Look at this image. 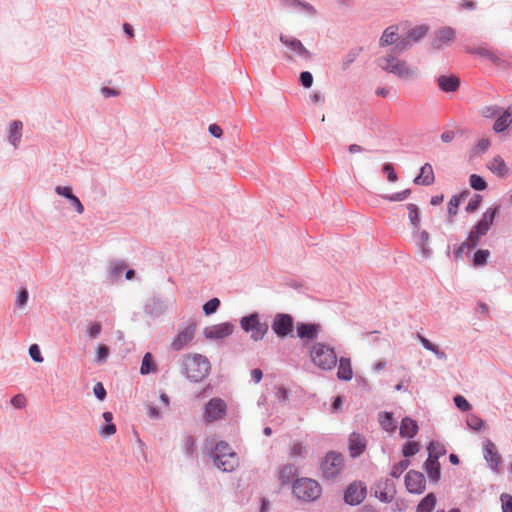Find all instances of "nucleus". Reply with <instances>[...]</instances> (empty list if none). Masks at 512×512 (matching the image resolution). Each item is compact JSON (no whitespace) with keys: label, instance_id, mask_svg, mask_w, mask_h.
<instances>
[{"label":"nucleus","instance_id":"1","mask_svg":"<svg viewBox=\"0 0 512 512\" xmlns=\"http://www.w3.org/2000/svg\"><path fill=\"white\" fill-rule=\"evenodd\" d=\"M214 465L223 472H232L239 465V458L225 441L215 444L213 453Z\"/></svg>","mask_w":512,"mask_h":512},{"label":"nucleus","instance_id":"2","mask_svg":"<svg viewBox=\"0 0 512 512\" xmlns=\"http://www.w3.org/2000/svg\"><path fill=\"white\" fill-rule=\"evenodd\" d=\"M311 361L321 370H331L337 364L334 348L324 343H315L310 348Z\"/></svg>","mask_w":512,"mask_h":512},{"label":"nucleus","instance_id":"3","mask_svg":"<svg viewBox=\"0 0 512 512\" xmlns=\"http://www.w3.org/2000/svg\"><path fill=\"white\" fill-rule=\"evenodd\" d=\"M186 376L193 382H200L210 372L209 360L200 354L188 355L184 361Z\"/></svg>","mask_w":512,"mask_h":512},{"label":"nucleus","instance_id":"4","mask_svg":"<svg viewBox=\"0 0 512 512\" xmlns=\"http://www.w3.org/2000/svg\"><path fill=\"white\" fill-rule=\"evenodd\" d=\"M498 210V207L488 208L482 215V218L472 228L467 237V240L465 241L469 245V249L475 248L479 243L480 237L484 236L488 232L491 225L493 224Z\"/></svg>","mask_w":512,"mask_h":512},{"label":"nucleus","instance_id":"5","mask_svg":"<svg viewBox=\"0 0 512 512\" xmlns=\"http://www.w3.org/2000/svg\"><path fill=\"white\" fill-rule=\"evenodd\" d=\"M280 41L283 45V53L290 60H308L311 54L294 34H281Z\"/></svg>","mask_w":512,"mask_h":512},{"label":"nucleus","instance_id":"6","mask_svg":"<svg viewBox=\"0 0 512 512\" xmlns=\"http://www.w3.org/2000/svg\"><path fill=\"white\" fill-rule=\"evenodd\" d=\"M321 486L310 478L297 479L293 484L294 495L304 501H314L321 495Z\"/></svg>","mask_w":512,"mask_h":512},{"label":"nucleus","instance_id":"7","mask_svg":"<svg viewBox=\"0 0 512 512\" xmlns=\"http://www.w3.org/2000/svg\"><path fill=\"white\" fill-rule=\"evenodd\" d=\"M463 49L466 53L486 58L497 66H503L505 63V61L502 59V53H500L498 50L490 48L486 43L465 44L463 45Z\"/></svg>","mask_w":512,"mask_h":512},{"label":"nucleus","instance_id":"8","mask_svg":"<svg viewBox=\"0 0 512 512\" xmlns=\"http://www.w3.org/2000/svg\"><path fill=\"white\" fill-rule=\"evenodd\" d=\"M343 467V456L340 453L329 452L321 465L323 477L327 480H333L340 474Z\"/></svg>","mask_w":512,"mask_h":512},{"label":"nucleus","instance_id":"9","mask_svg":"<svg viewBox=\"0 0 512 512\" xmlns=\"http://www.w3.org/2000/svg\"><path fill=\"white\" fill-rule=\"evenodd\" d=\"M226 413V402L221 398L214 397L210 399L204 407L203 421L206 424H210L217 420L223 419L226 416Z\"/></svg>","mask_w":512,"mask_h":512},{"label":"nucleus","instance_id":"10","mask_svg":"<svg viewBox=\"0 0 512 512\" xmlns=\"http://www.w3.org/2000/svg\"><path fill=\"white\" fill-rule=\"evenodd\" d=\"M241 327L253 340L258 341L264 337L268 331V324L261 322L258 314H251L241 319Z\"/></svg>","mask_w":512,"mask_h":512},{"label":"nucleus","instance_id":"11","mask_svg":"<svg viewBox=\"0 0 512 512\" xmlns=\"http://www.w3.org/2000/svg\"><path fill=\"white\" fill-rule=\"evenodd\" d=\"M482 452L483 458L487 462V465L491 469V471L499 473L501 456L498 453L495 443L489 438L484 439L482 442Z\"/></svg>","mask_w":512,"mask_h":512},{"label":"nucleus","instance_id":"12","mask_svg":"<svg viewBox=\"0 0 512 512\" xmlns=\"http://www.w3.org/2000/svg\"><path fill=\"white\" fill-rule=\"evenodd\" d=\"M379 65L382 69L394 73L399 77H408L412 75V70L404 62L392 56L380 59Z\"/></svg>","mask_w":512,"mask_h":512},{"label":"nucleus","instance_id":"13","mask_svg":"<svg viewBox=\"0 0 512 512\" xmlns=\"http://www.w3.org/2000/svg\"><path fill=\"white\" fill-rule=\"evenodd\" d=\"M271 327L277 336L286 337L292 332L293 318L289 314H277Z\"/></svg>","mask_w":512,"mask_h":512},{"label":"nucleus","instance_id":"14","mask_svg":"<svg viewBox=\"0 0 512 512\" xmlns=\"http://www.w3.org/2000/svg\"><path fill=\"white\" fill-rule=\"evenodd\" d=\"M234 331V326L230 323H219L208 326L204 329V335L207 339L219 340L231 335Z\"/></svg>","mask_w":512,"mask_h":512},{"label":"nucleus","instance_id":"15","mask_svg":"<svg viewBox=\"0 0 512 512\" xmlns=\"http://www.w3.org/2000/svg\"><path fill=\"white\" fill-rule=\"evenodd\" d=\"M366 496V487L362 483L354 482L345 491V502L350 505L360 504Z\"/></svg>","mask_w":512,"mask_h":512},{"label":"nucleus","instance_id":"16","mask_svg":"<svg viewBox=\"0 0 512 512\" xmlns=\"http://www.w3.org/2000/svg\"><path fill=\"white\" fill-rule=\"evenodd\" d=\"M195 334V326L194 325H188L181 329L176 337L171 342V348L175 351H179L183 349L185 346H187L192 339L194 338Z\"/></svg>","mask_w":512,"mask_h":512},{"label":"nucleus","instance_id":"17","mask_svg":"<svg viewBox=\"0 0 512 512\" xmlns=\"http://www.w3.org/2000/svg\"><path fill=\"white\" fill-rule=\"evenodd\" d=\"M423 471L426 474L427 480L431 484H437L441 479V466L439 461H432L426 459L422 466Z\"/></svg>","mask_w":512,"mask_h":512},{"label":"nucleus","instance_id":"18","mask_svg":"<svg viewBox=\"0 0 512 512\" xmlns=\"http://www.w3.org/2000/svg\"><path fill=\"white\" fill-rule=\"evenodd\" d=\"M512 123V105L508 106L503 112L497 116L493 125V130L496 133L504 132Z\"/></svg>","mask_w":512,"mask_h":512},{"label":"nucleus","instance_id":"19","mask_svg":"<svg viewBox=\"0 0 512 512\" xmlns=\"http://www.w3.org/2000/svg\"><path fill=\"white\" fill-rule=\"evenodd\" d=\"M437 83L443 92H455L460 86V79L455 75H440L437 78Z\"/></svg>","mask_w":512,"mask_h":512},{"label":"nucleus","instance_id":"20","mask_svg":"<svg viewBox=\"0 0 512 512\" xmlns=\"http://www.w3.org/2000/svg\"><path fill=\"white\" fill-rule=\"evenodd\" d=\"M366 449L365 438L358 434L352 433L349 437V453L352 457H358Z\"/></svg>","mask_w":512,"mask_h":512},{"label":"nucleus","instance_id":"21","mask_svg":"<svg viewBox=\"0 0 512 512\" xmlns=\"http://www.w3.org/2000/svg\"><path fill=\"white\" fill-rule=\"evenodd\" d=\"M455 39V34H436L430 42V50H443L451 46Z\"/></svg>","mask_w":512,"mask_h":512},{"label":"nucleus","instance_id":"22","mask_svg":"<svg viewBox=\"0 0 512 512\" xmlns=\"http://www.w3.org/2000/svg\"><path fill=\"white\" fill-rule=\"evenodd\" d=\"M487 168L496 176L505 178L509 174V169L501 156H495L487 163Z\"/></svg>","mask_w":512,"mask_h":512},{"label":"nucleus","instance_id":"23","mask_svg":"<svg viewBox=\"0 0 512 512\" xmlns=\"http://www.w3.org/2000/svg\"><path fill=\"white\" fill-rule=\"evenodd\" d=\"M418 341L421 343L423 348L426 349L427 351H430L437 360L442 362L447 360L446 353L437 344L421 336L420 334H418Z\"/></svg>","mask_w":512,"mask_h":512},{"label":"nucleus","instance_id":"24","mask_svg":"<svg viewBox=\"0 0 512 512\" xmlns=\"http://www.w3.org/2000/svg\"><path fill=\"white\" fill-rule=\"evenodd\" d=\"M428 460L439 461V458L447 453L446 447L443 443L437 440H432L427 446Z\"/></svg>","mask_w":512,"mask_h":512},{"label":"nucleus","instance_id":"25","mask_svg":"<svg viewBox=\"0 0 512 512\" xmlns=\"http://www.w3.org/2000/svg\"><path fill=\"white\" fill-rule=\"evenodd\" d=\"M435 181L434 170L431 164L426 163L418 172V185L430 186Z\"/></svg>","mask_w":512,"mask_h":512},{"label":"nucleus","instance_id":"26","mask_svg":"<svg viewBox=\"0 0 512 512\" xmlns=\"http://www.w3.org/2000/svg\"><path fill=\"white\" fill-rule=\"evenodd\" d=\"M337 377L339 380L349 381L353 377V370L349 358L341 357L339 359Z\"/></svg>","mask_w":512,"mask_h":512},{"label":"nucleus","instance_id":"27","mask_svg":"<svg viewBox=\"0 0 512 512\" xmlns=\"http://www.w3.org/2000/svg\"><path fill=\"white\" fill-rule=\"evenodd\" d=\"M378 421L383 430L393 433L397 429V421L394 419L393 414L390 412H381L378 416Z\"/></svg>","mask_w":512,"mask_h":512},{"label":"nucleus","instance_id":"28","mask_svg":"<svg viewBox=\"0 0 512 512\" xmlns=\"http://www.w3.org/2000/svg\"><path fill=\"white\" fill-rule=\"evenodd\" d=\"M297 474V468L293 464H286L278 471V480L281 486L290 483L292 478Z\"/></svg>","mask_w":512,"mask_h":512},{"label":"nucleus","instance_id":"29","mask_svg":"<svg viewBox=\"0 0 512 512\" xmlns=\"http://www.w3.org/2000/svg\"><path fill=\"white\" fill-rule=\"evenodd\" d=\"M319 332V326L316 324L301 323L297 326L298 336L302 339H315Z\"/></svg>","mask_w":512,"mask_h":512},{"label":"nucleus","instance_id":"30","mask_svg":"<svg viewBox=\"0 0 512 512\" xmlns=\"http://www.w3.org/2000/svg\"><path fill=\"white\" fill-rule=\"evenodd\" d=\"M399 433L403 438H412L416 434V422L409 417L403 418Z\"/></svg>","mask_w":512,"mask_h":512},{"label":"nucleus","instance_id":"31","mask_svg":"<svg viewBox=\"0 0 512 512\" xmlns=\"http://www.w3.org/2000/svg\"><path fill=\"white\" fill-rule=\"evenodd\" d=\"M437 499L434 493L427 494L418 502V512H432L435 508Z\"/></svg>","mask_w":512,"mask_h":512},{"label":"nucleus","instance_id":"32","mask_svg":"<svg viewBox=\"0 0 512 512\" xmlns=\"http://www.w3.org/2000/svg\"><path fill=\"white\" fill-rule=\"evenodd\" d=\"M156 371H157V365L155 364V362L153 360L152 354L148 352L143 357L141 368H140V373L142 375H147L151 372H156Z\"/></svg>","mask_w":512,"mask_h":512},{"label":"nucleus","instance_id":"33","mask_svg":"<svg viewBox=\"0 0 512 512\" xmlns=\"http://www.w3.org/2000/svg\"><path fill=\"white\" fill-rule=\"evenodd\" d=\"M469 195V191H464L459 195H454L450 199L447 207L448 214L454 216L457 214V209L460 205L461 200Z\"/></svg>","mask_w":512,"mask_h":512},{"label":"nucleus","instance_id":"34","mask_svg":"<svg viewBox=\"0 0 512 512\" xmlns=\"http://www.w3.org/2000/svg\"><path fill=\"white\" fill-rule=\"evenodd\" d=\"M22 126L23 125L21 121H14L10 126L9 140L14 146H17L21 139Z\"/></svg>","mask_w":512,"mask_h":512},{"label":"nucleus","instance_id":"35","mask_svg":"<svg viewBox=\"0 0 512 512\" xmlns=\"http://www.w3.org/2000/svg\"><path fill=\"white\" fill-rule=\"evenodd\" d=\"M469 183L470 186L476 191H483L487 188L485 179L477 174L470 175Z\"/></svg>","mask_w":512,"mask_h":512},{"label":"nucleus","instance_id":"36","mask_svg":"<svg viewBox=\"0 0 512 512\" xmlns=\"http://www.w3.org/2000/svg\"><path fill=\"white\" fill-rule=\"evenodd\" d=\"M466 424L470 429L474 431H479L482 428H484V421L474 414H470L467 416Z\"/></svg>","mask_w":512,"mask_h":512},{"label":"nucleus","instance_id":"37","mask_svg":"<svg viewBox=\"0 0 512 512\" xmlns=\"http://www.w3.org/2000/svg\"><path fill=\"white\" fill-rule=\"evenodd\" d=\"M489 255H490V253L486 249L477 250L474 253L473 264L475 266H484V265H486L487 259H488Z\"/></svg>","mask_w":512,"mask_h":512},{"label":"nucleus","instance_id":"38","mask_svg":"<svg viewBox=\"0 0 512 512\" xmlns=\"http://www.w3.org/2000/svg\"><path fill=\"white\" fill-rule=\"evenodd\" d=\"M411 193H412L411 189H405L398 193L385 195V196H383V198L390 202H400V201L406 200L411 195Z\"/></svg>","mask_w":512,"mask_h":512},{"label":"nucleus","instance_id":"39","mask_svg":"<svg viewBox=\"0 0 512 512\" xmlns=\"http://www.w3.org/2000/svg\"><path fill=\"white\" fill-rule=\"evenodd\" d=\"M405 486L410 493H416V471L410 470L406 474Z\"/></svg>","mask_w":512,"mask_h":512},{"label":"nucleus","instance_id":"40","mask_svg":"<svg viewBox=\"0 0 512 512\" xmlns=\"http://www.w3.org/2000/svg\"><path fill=\"white\" fill-rule=\"evenodd\" d=\"M501 112V108L497 105H489L485 106L481 109V115L484 118H495L497 117Z\"/></svg>","mask_w":512,"mask_h":512},{"label":"nucleus","instance_id":"41","mask_svg":"<svg viewBox=\"0 0 512 512\" xmlns=\"http://www.w3.org/2000/svg\"><path fill=\"white\" fill-rule=\"evenodd\" d=\"M453 401L456 407L463 412H467L471 409V404L461 395H456Z\"/></svg>","mask_w":512,"mask_h":512},{"label":"nucleus","instance_id":"42","mask_svg":"<svg viewBox=\"0 0 512 512\" xmlns=\"http://www.w3.org/2000/svg\"><path fill=\"white\" fill-rule=\"evenodd\" d=\"M409 466L408 460H402L393 466L391 476L398 478Z\"/></svg>","mask_w":512,"mask_h":512},{"label":"nucleus","instance_id":"43","mask_svg":"<svg viewBox=\"0 0 512 512\" xmlns=\"http://www.w3.org/2000/svg\"><path fill=\"white\" fill-rule=\"evenodd\" d=\"M220 305V301L218 298L210 299L208 302H206L203 306V310L205 314L209 315L214 313Z\"/></svg>","mask_w":512,"mask_h":512},{"label":"nucleus","instance_id":"44","mask_svg":"<svg viewBox=\"0 0 512 512\" xmlns=\"http://www.w3.org/2000/svg\"><path fill=\"white\" fill-rule=\"evenodd\" d=\"M502 511L512 512V496L507 493H502L500 496Z\"/></svg>","mask_w":512,"mask_h":512},{"label":"nucleus","instance_id":"45","mask_svg":"<svg viewBox=\"0 0 512 512\" xmlns=\"http://www.w3.org/2000/svg\"><path fill=\"white\" fill-rule=\"evenodd\" d=\"M95 354H96V360L98 362H103L109 356V348L106 345L101 344L96 349Z\"/></svg>","mask_w":512,"mask_h":512},{"label":"nucleus","instance_id":"46","mask_svg":"<svg viewBox=\"0 0 512 512\" xmlns=\"http://www.w3.org/2000/svg\"><path fill=\"white\" fill-rule=\"evenodd\" d=\"M29 355L35 362H43V357L37 344H33L30 346Z\"/></svg>","mask_w":512,"mask_h":512},{"label":"nucleus","instance_id":"47","mask_svg":"<svg viewBox=\"0 0 512 512\" xmlns=\"http://www.w3.org/2000/svg\"><path fill=\"white\" fill-rule=\"evenodd\" d=\"M300 83L305 88H310L313 83V76L310 72L304 71L300 74Z\"/></svg>","mask_w":512,"mask_h":512},{"label":"nucleus","instance_id":"48","mask_svg":"<svg viewBox=\"0 0 512 512\" xmlns=\"http://www.w3.org/2000/svg\"><path fill=\"white\" fill-rule=\"evenodd\" d=\"M480 202H481V196L478 195V194H475L468 202L467 206H466V211L467 212H473L475 211L479 205H480Z\"/></svg>","mask_w":512,"mask_h":512},{"label":"nucleus","instance_id":"49","mask_svg":"<svg viewBox=\"0 0 512 512\" xmlns=\"http://www.w3.org/2000/svg\"><path fill=\"white\" fill-rule=\"evenodd\" d=\"M116 433V426L113 423H107L104 427H100L99 434L102 437H109Z\"/></svg>","mask_w":512,"mask_h":512},{"label":"nucleus","instance_id":"50","mask_svg":"<svg viewBox=\"0 0 512 512\" xmlns=\"http://www.w3.org/2000/svg\"><path fill=\"white\" fill-rule=\"evenodd\" d=\"M383 173L387 175V178L390 182H395L397 180V174L394 170L392 164L387 163L383 166Z\"/></svg>","mask_w":512,"mask_h":512},{"label":"nucleus","instance_id":"51","mask_svg":"<svg viewBox=\"0 0 512 512\" xmlns=\"http://www.w3.org/2000/svg\"><path fill=\"white\" fill-rule=\"evenodd\" d=\"M415 452H416V442L415 441H408L403 446V455L405 457L412 456L415 454Z\"/></svg>","mask_w":512,"mask_h":512},{"label":"nucleus","instance_id":"52","mask_svg":"<svg viewBox=\"0 0 512 512\" xmlns=\"http://www.w3.org/2000/svg\"><path fill=\"white\" fill-rule=\"evenodd\" d=\"M101 329H102V327H101L100 323H97V322L92 323L87 330L88 336L90 338H96L100 334Z\"/></svg>","mask_w":512,"mask_h":512},{"label":"nucleus","instance_id":"53","mask_svg":"<svg viewBox=\"0 0 512 512\" xmlns=\"http://www.w3.org/2000/svg\"><path fill=\"white\" fill-rule=\"evenodd\" d=\"M490 145H491L490 140L486 139V138H483V139L478 141V143L476 144L475 149L479 153H484V152H486L489 149Z\"/></svg>","mask_w":512,"mask_h":512},{"label":"nucleus","instance_id":"54","mask_svg":"<svg viewBox=\"0 0 512 512\" xmlns=\"http://www.w3.org/2000/svg\"><path fill=\"white\" fill-rule=\"evenodd\" d=\"M93 392L99 400H104L106 397V390L100 382L94 385Z\"/></svg>","mask_w":512,"mask_h":512},{"label":"nucleus","instance_id":"55","mask_svg":"<svg viewBox=\"0 0 512 512\" xmlns=\"http://www.w3.org/2000/svg\"><path fill=\"white\" fill-rule=\"evenodd\" d=\"M11 404L16 408H22L26 404V398L22 394H18L11 399Z\"/></svg>","mask_w":512,"mask_h":512},{"label":"nucleus","instance_id":"56","mask_svg":"<svg viewBox=\"0 0 512 512\" xmlns=\"http://www.w3.org/2000/svg\"><path fill=\"white\" fill-rule=\"evenodd\" d=\"M28 301V291L26 289H22L19 292L18 298L16 300V304L18 307H23L26 305Z\"/></svg>","mask_w":512,"mask_h":512},{"label":"nucleus","instance_id":"57","mask_svg":"<svg viewBox=\"0 0 512 512\" xmlns=\"http://www.w3.org/2000/svg\"><path fill=\"white\" fill-rule=\"evenodd\" d=\"M55 191L58 195L64 196L67 199H70L73 196L71 188L67 186H57Z\"/></svg>","mask_w":512,"mask_h":512},{"label":"nucleus","instance_id":"58","mask_svg":"<svg viewBox=\"0 0 512 512\" xmlns=\"http://www.w3.org/2000/svg\"><path fill=\"white\" fill-rule=\"evenodd\" d=\"M304 451H305V447L303 446L302 443H300V442L293 443V445L291 447V455L292 456H301V455H303Z\"/></svg>","mask_w":512,"mask_h":512},{"label":"nucleus","instance_id":"59","mask_svg":"<svg viewBox=\"0 0 512 512\" xmlns=\"http://www.w3.org/2000/svg\"><path fill=\"white\" fill-rule=\"evenodd\" d=\"M396 34H383L380 38V44L382 46L391 45L396 42V39L394 38Z\"/></svg>","mask_w":512,"mask_h":512},{"label":"nucleus","instance_id":"60","mask_svg":"<svg viewBox=\"0 0 512 512\" xmlns=\"http://www.w3.org/2000/svg\"><path fill=\"white\" fill-rule=\"evenodd\" d=\"M185 449L188 454L194 452L195 440L192 436H187L184 441Z\"/></svg>","mask_w":512,"mask_h":512},{"label":"nucleus","instance_id":"61","mask_svg":"<svg viewBox=\"0 0 512 512\" xmlns=\"http://www.w3.org/2000/svg\"><path fill=\"white\" fill-rule=\"evenodd\" d=\"M465 250H470L469 249V245L466 243V242H463L460 246H458L453 254H454V258L458 259V258H462Z\"/></svg>","mask_w":512,"mask_h":512},{"label":"nucleus","instance_id":"62","mask_svg":"<svg viewBox=\"0 0 512 512\" xmlns=\"http://www.w3.org/2000/svg\"><path fill=\"white\" fill-rule=\"evenodd\" d=\"M69 200L71 201L76 212L78 214H82L84 211V207H83L82 203L80 202V200L75 195H73Z\"/></svg>","mask_w":512,"mask_h":512},{"label":"nucleus","instance_id":"63","mask_svg":"<svg viewBox=\"0 0 512 512\" xmlns=\"http://www.w3.org/2000/svg\"><path fill=\"white\" fill-rule=\"evenodd\" d=\"M426 490V479L425 476L418 472V495L422 494Z\"/></svg>","mask_w":512,"mask_h":512},{"label":"nucleus","instance_id":"64","mask_svg":"<svg viewBox=\"0 0 512 512\" xmlns=\"http://www.w3.org/2000/svg\"><path fill=\"white\" fill-rule=\"evenodd\" d=\"M209 132L216 138H220L223 134L221 127L217 124H211L209 126Z\"/></svg>","mask_w":512,"mask_h":512}]
</instances>
